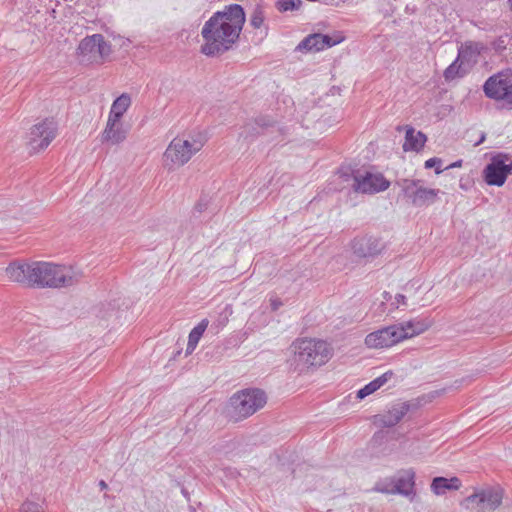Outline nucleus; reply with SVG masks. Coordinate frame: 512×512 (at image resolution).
<instances>
[{"mask_svg":"<svg viewBox=\"0 0 512 512\" xmlns=\"http://www.w3.org/2000/svg\"><path fill=\"white\" fill-rule=\"evenodd\" d=\"M245 23V12L241 5L230 4L213 13L202 27L205 43L201 52L207 56L223 54L238 40Z\"/></svg>","mask_w":512,"mask_h":512,"instance_id":"obj_1","label":"nucleus"},{"mask_svg":"<svg viewBox=\"0 0 512 512\" xmlns=\"http://www.w3.org/2000/svg\"><path fill=\"white\" fill-rule=\"evenodd\" d=\"M32 287L60 288L71 286L78 281L80 274L72 267L50 262H34Z\"/></svg>","mask_w":512,"mask_h":512,"instance_id":"obj_2","label":"nucleus"},{"mask_svg":"<svg viewBox=\"0 0 512 512\" xmlns=\"http://www.w3.org/2000/svg\"><path fill=\"white\" fill-rule=\"evenodd\" d=\"M295 370L303 372L309 367L325 364L332 356L331 348L323 340L298 339L293 344Z\"/></svg>","mask_w":512,"mask_h":512,"instance_id":"obj_3","label":"nucleus"},{"mask_svg":"<svg viewBox=\"0 0 512 512\" xmlns=\"http://www.w3.org/2000/svg\"><path fill=\"white\" fill-rule=\"evenodd\" d=\"M205 135L199 133L189 137V139L174 138L164 152V161L166 165L182 166L187 163L191 157L202 149L206 143ZM172 167H169L171 169Z\"/></svg>","mask_w":512,"mask_h":512,"instance_id":"obj_4","label":"nucleus"},{"mask_svg":"<svg viewBox=\"0 0 512 512\" xmlns=\"http://www.w3.org/2000/svg\"><path fill=\"white\" fill-rule=\"evenodd\" d=\"M266 403L265 393L260 389H245L235 393L230 399V417L239 421L254 414Z\"/></svg>","mask_w":512,"mask_h":512,"instance_id":"obj_5","label":"nucleus"},{"mask_svg":"<svg viewBox=\"0 0 512 512\" xmlns=\"http://www.w3.org/2000/svg\"><path fill=\"white\" fill-rule=\"evenodd\" d=\"M503 491L499 487L481 489L466 497L461 505L474 512H494L502 503Z\"/></svg>","mask_w":512,"mask_h":512,"instance_id":"obj_6","label":"nucleus"},{"mask_svg":"<svg viewBox=\"0 0 512 512\" xmlns=\"http://www.w3.org/2000/svg\"><path fill=\"white\" fill-rule=\"evenodd\" d=\"M399 185L405 197L416 207L434 204L440 193L439 189L424 187L420 179H403Z\"/></svg>","mask_w":512,"mask_h":512,"instance_id":"obj_7","label":"nucleus"},{"mask_svg":"<svg viewBox=\"0 0 512 512\" xmlns=\"http://www.w3.org/2000/svg\"><path fill=\"white\" fill-rule=\"evenodd\" d=\"M486 97L512 105V71L504 70L491 75L483 85Z\"/></svg>","mask_w":512,"mask_h":512,"instance_id":"obj_8","label":"nucleus"},{"mask_svg":"<svg viewBox=\"0 0 512 512\" xmlns=\"http://www.w3.org/2000/svg\"><path fill=\"white\" fill-rule=\"evenodd\" d=\"M509 159V155L504 153L492 156L482 172L483 179L488 185L498 187L504 185L508 175L512 172V162L506 163Z\"/></svg>","mask_w":512,"mask_h":512,"instance_id":"obj_9","label":"nucleus"},{"mask_svg":"<svg viewBox=\"0 0 512 512\" xmlns=\"http://www.w3.org/2000/svg\"><path fill=\"white\" fill-rule=\"evenodd\" d=\"M56 135L57 123L53 119H45L31 128L28 145L32 151H40L48 147Z\"/></svg>","mask_w":512,"mask_h":512,"instance_id":"obj_10","label":"nucleus"},{"mask_svg":"<svg viewBox=\"0 0 512 512\" xmlns=\"http://www.w3.org/2000/svg\"><path fill=\"white\" fill-rule=\"evenodd\" d=\"M390 182L381 173L366 171L364 174L357 172L353 174L352 187L354 191L363 194H375L385 191Z\"/></svg>","mask_w":512,"mask_h":512,"instance_id":"obj_11","label":"nucleus"},{"mask_svg":"<svg viewBox=\"0 0 512 512\" xmlns=\"http://www.w3.org/2000/svg\"><path fill=\"white\" fill-rule=\"evenodd\" d=\"M402 340L401 331L395 324L369 333L365 338V344L368 348L382 349L391 347Z\"/></svg>","mask_w":512,"mask_h":512,"instance_id":"obj_12","label":"nucleus"},{"mask_svg":"<svg viewBox=\"0 0 512 512\" xmlns=\"http://www.w3.org/2000/svg\"><path fill=\"white\" fill-rule=\"evenodd\" d=\"M78 51L87 61H97L110 53V45L101 34H93L81 40Z\"/></svg>","mask_w":512,"mask_h":512,"instance_id":"obj_13","label":"nucleus"},{"mask_svg":"<svg viewBox=\"0 0 512 512\" xmlns=\"http://www.w3.org/2000/svg\"><path fill=\"white\" fill-rule=\"evenodd\" d=\"M384 245L374 236L357 237L352 242L353 253L359 258H373L381 253Z\"/></svg>","mask_w":512,"mask_h":512,"instance_id":"obj_14","label":"nucleus"},{"mask_svg":"<svg viewBox=\"0 0 512 512\" xmlns=\"http://www.w3.org/2000/svg\"><path fill=\"white\" fill-rule=\"evenodd\" d=\"M395 494L406 497L415 496V472L412 469L401 470L394 476Z\"/></svg>","mask_w":512,"mask_h":512,"instance_id":"obj_15","label":"nucleus"},{"mask_svg":"<svg viewBox=\"0 0 512 512\" xmlns=\"http://www.w3.org/2000/svg\"><path fill=\"white\" fill-rule=\"evenodd\" d=\"M34 262L27 263H13L6 268V274L11 281L21 283L32 287Z\"/></svg>","mask_w":512,"mask_h":512,"instance_id":"obj_16","label":"nucleus"},{"mask_svg":"<svg viewBox=\"0 0 512 512\" xmlns=\"http://www.w3.org/2000/svg\"><path fill=\"white\" fill-rule=\"evenodd\" d=\"M127 131L124 127L123 120L111 121L108 120L106 127L101 135L103 143L112 145L119 144L126 139Z\"/></svg>","mask_w":512,"mask_h":512,"instance_id":"obj_17","label":"nucleus"},{"mask_svg":"<svg viewBox=\"0 0 512 512\" xmlns=\"http://www.w3.org/2000/svg\"><path fill=\"white\" fill-rule=\"evenodd\" d=\"M401 331L403 340L419 335L431 326V322L427 319H412L396 324Z\"/></svg>","mask_w":512,"mask_h":512,"instance_id":"obj_18","label":"nucleus"},{"mask_svg":"<svg viewBox=\"0 0 512 512\" xmlns=\"http://www.w3.org/2000/svg\"><path fill=\"white\" fill-rule=\"evenodd\" d=\"M410 405L407 402L394 405L386 414L381 415L380 422L384 427H393L408 413Z\"/></svg>","mask_w":512,"mask_h":512,"instance_id":"obj_19","label":"nucleus"},{"mask_svg":"<svg viewBox=\"0 0 512 512\" xmlns=\"http://www.w3.org/2000/svg\"><path fill=\"white\" fill-rule=\"evenodd\" d=\"M427 140V137L421 131L416 132L410 127L406 130L405 142L403 144L404 151H420Z\"/></svg>","mask_w":512,"mask_h":512,"instance_id":"obj_20","label":"nucleus"},{"mask_svg":"<svg viewBox=\"0 0 512 512\" xmlns=\"http://www.w3.org/2000/svg\"><path fill=\"white\" fill-rule=\"evenodd\" d=\"M460 487L461 481L457 477H435L431 483V490L436 495H443L447 490H458Z\"/></svg>","mask_w":512,"mask_h":512,"instance_id":"obj_21","label":"nucleus"},{"mask_svg":"<svg viewBox=\"0 0 512 512\" xmlns=\"http://www.w3.org/2000/svg\"><path fill=\"white\" fill-rule=\"evenodd\" d=\"M393 376L392 371H387L381 376L375 378L368 384H366L363 388L359 389L357 392V398L364 399L366 396L374 393L378 389H380L384 384H386L391 377Z\"/></svg>","mask_w":512,"mask_h":512,"instance_id":"obj_22","label":"nucleus"},{"mask_svg":"<svg viewBox=\"0 0 512 512\" xmlns=\"http://www.w3.org/2000/svg\"><path fill=\"white\" fill-rule=\"evenodd\" d=\"M273 123L272 120L266 117H259L254 122L247 123L241 135L245 139L254 138L259 135L264 128L271 127Z\"/></svg>","mask_w":512,"mask_h":512,"instance_id":"obj_23","label":"nucleus"},{"mask_svg":"<svg viewBox=\"0 0 512 512\" xmlns=\"http://www.w3.org/2000/svg\"><path fill=\"white\" fill-rule=\"evenodd\" d=\"M209 321L207 319L201 320L189 333L188 343L186 348V355L193 353L197 347L199 340L203 336V333L207 329Z\"/></svg>","mask_w":512,"mask_h":512,"instance_id":"obj_24","label":"nucleus"},{"mask_svg":"<svg viewBox=\"0 0 512 512\" xmlns=\"http://www.w3.org/2000/svg\"><path fill=\"white\" fill-rule=\"evenodd\" d=\"M128 110V94L123 93L112 104L108 120H122L124 114Z\"/></svg>","mask_w":512,"mask_h":512,"instance_id":"obj_25","label":"nucleus"},{"mask_svg":"<svg viewBox=\"0 0 512 512\" xmlns=\"http://www.w3.org/2000/svg\"><path fill=\"white\" fill-rule=\"evenodd\" d=\"M479 53H480V48L477 43L467 42L459 48L458 56L456 59H458L463 64L465 62H467V63L475 62Z\"/></svg>","mask_w":512,"mask_h":512,"instance_id":"obj_26","label":"nucleus"},{"mask_svg":"<svg viewBox=\"0 0 512 512\" xmlns=\"http://www.w3.org/2000/svg\"><path fill=\"white\" fill-rule=\"evenodd\" d=\"M299 50L322 51V43L320 41V33H315L305 37L297 47Z\"/></svg>","mask_w":512,"mask_h":512,"instance_id":"obj_27","label":"nucleus"},{"mask_svg":"<svg viewBox=\"0 0 512 512\" xmlns=\"http://www.w3.org/2000/svg\"><path fill=\"white\" fill-rule=\"evenodd\" d=\"M464 64L458 59H455L444 71V77L447 81L454 80L458 77H463L467 69L463 67Z\"/></svg>","mask_w":512,"mask_h":512,"instance_id":"obj_28","label":"nucleus"},{"mask_svg":"<svg viewBox=\"0 0 512 512\" xmlns=\"http://www.w3.org/2000/svg\"><path fill=\"white\" fill-rule=\"evenodd\" d=\"M394 476L378 481L373 490L384 494H395Z\"/></svg>","mask_w":512,"mask_h":512,"instance_id":"obj_29","label":"nucleus"},{"mask_svg":"<svg viewBox=\"0 0 512 512\" xmlns=\"http://www.w3.org/2000/svg\"><path fill=\"white\" fill-rule=\"evenodd\" d=\"M302 4V0H277L275 6L280 12H288L299 10Z\"/></svg>","mask_w":512,"mask_h":512,"instance_id":"obj_30","label":"nucleus"},{"mask_svg":"<svg viewBox=\"0 0 512 512\" xmlns=\"http://www.w3.org/2000/svg\"><path fill=\"white\" fill-rule=\"evenodd\" d=\"M265 15L262 7L256 6L250 17V24L253 28L259 29L264 23Z\"/></svg>","mask_w":512,"mask_h":512,"instance_id":"obj_31","label":"nucleus"},{"mask_svg":"<svg viewBox=\"0 0 512 512\" xmlns=\"http://www.w3.org/2000/svg\"><path fill=\"white\" fill-rule=\"evenodd\" d=\"M342 40L343 37L341 35L330 36L320 33V41L322 43L323 50L339 44Z\"/></svg>","mask_w":512,"mask_h":512,"instance_id":"obj_32","label":"nucleus"},{"mask_svg":"<svg viewBox=\"0 0 512 512\" xmlns=\"http://www.w3.org/2000/svg\"><path fill=\"white\" fill-rule=\"evenodd\" d=\"M424 167L426 169L435 168V173L440 174L444 171L442 168V160L437 157L430 158L425 161Z\"/></svg>","mask_w":512,"mask_h":512,"instance_id":"obj_33","label":"nucleus"},{"mask_svg":"<svg viewBox=\"0 0 512 512\" xmlns=\"http://www.w3.org/2000/svg\"><path fill=\"white\" fill-rule=\"evenodd\" d=\"M20 512H43V509L39 504L27 501L22 504Z\"/></svg>","mask_w":512,"mask_h":512,"instance_id":"obj_34","label":"nucleus"},{"mask_svg":"<svg viewBox=\"0 0 512 512\" xmlns=\"http://www.w3.org/2000/svg\"><path fill=\"white\" fill-rule=\"evenodd\" d=\"M270 305H271V309L273 311H277L282 306V302L278 298L271 297L270 298Z\"/></svg>","mask_w":512,"mask_h":512,"instance_id":"obj_35","label":"nucleus"},{"mask_svg":"<svg viewBox=\"0 0 512 512\" xmlns=\"http://www.w3.org/2000/svg\"><path fill=\"white\" fill-rule=\"evenodd\" d=\"M395 301H396V303H397V307H398L399 305H406V297H405V295H403V294H397V295L395 296Z\"/></svg>","mask_w":512,"mask_h":512,"instance_id":"obj_36","label":"nucleus"},{"mask_svg":"<svg viewBox=\"0 0 512 512\" xmlns=\"http://www.w3.org/2000/svg\"><path fill=\"white\" fill-rule=\"evenodd\" d=\"M461 165H462V160H458V161H456V162H453V163H452V164H450L449 166H447L445 169L461 167Z\"/></svg>","mask_w":512,"mask_h":512,"instance_id":"obj_37","label":"nucleus"},{"mask_svg":"<svg viewBox=\"0 0 512 512\" xmlns=\"http://www.w3.org/2000/svg\"><path fill=\"white\" fill-rule=\"evenodd\" d=\"M205 208H206V204L202 203V201H200L199 203H197V204H196V206H195V209H196L198 212H202Z\"/></svg>","mask_w":512,"mask_h":512,"instance_id":"obj_38","label":"nucleus"},{"mask_svg":"<svg viewBox=\"0 0 512 512\" xmlns=\"http://www.w3.org/2000/svg\"><path fill=\"white\" fill-rule=\"evenodd\" d=\"M99 487H100V489H101V490L106 489V488H107V484H106V482H105L104 480H101V481L99 482Z\"/></svg>","mask_w":512,"mask_h":512,"instance_id":"obj_39","label":"nucleus"},{"mask_svg":"<svg viewBox=\"0 0 512 512\" xmlns=\"http://www.w3.org/2000/svg\"><path fill=\"white\" fill-rule=\"evenodd\" d=\"M484 140H485V135H484V134H482L481 138H479V141H478V142H476V144H475V145H476V146H477V145H480Z\"/></svg>","mask_w":512,"mask_h":512,"instance_id":"obj_40","label":"nucleus"},{"mask_svg":"<svg viewBox=\"0 0 512 512\" xmlns=\"http://www.w3.org/2000/svg\"><path fill=\"white\" fill-rule=\"evenodd\" d=\"M507 4L509 6V9L512 11V0H507Z\"/></svg>","mask_w":512,"mask_h":512,"instance_id":"obj_41","label":"nucleus"}]
</instances>
